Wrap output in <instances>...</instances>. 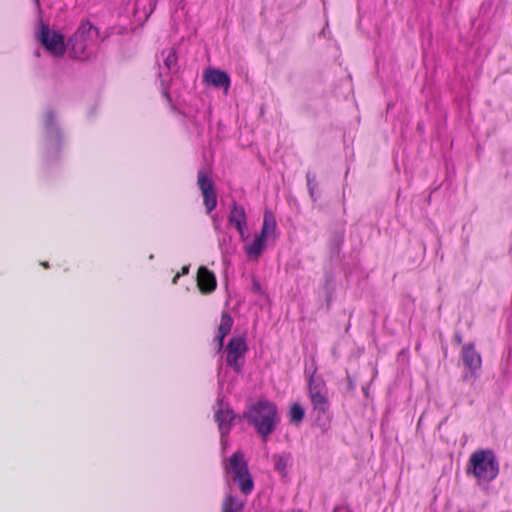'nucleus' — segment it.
I'll use <instances>...</instances> for the list:
<instances>
[{"label": "nucleus", "instance_id": "obj_1", "mask_svg": "<svg viewBox=\"0 0 512 512\" xmlns=\"http://www.w3.org/2000/svg\"><path fill=\"white\" fill-rule=\"evenodd\" d=\"M244 417L253 425L264 442L268 440L280 422L276 404L266 399H259L250 406Z\"/></svg>", "mask_w": 512, "mask_h": 512}, {"label": "nucleus", "instance_id": "obj_2", "mask_svg": "<svg viewBox=\"0 0 512 512\" xmlns=\"http://www.w3.org/2000/svg\"><path fill=\"white\" fill-rule=\"evenodd\" d=\"M498 473L499 463L492 450L478 449L470 455L466 465V474L472 475L479 483L491 482Z\"/></svg>", "mask_w": 512, "mask_h": 512}, {"label": "nucleus", "instance_id": "obj_3", "mask_svg": "<svg viewBox=\"0 0 512 512\" xmlns=\"http://www.w3.org/2000/svg\"><path fill=\"white\" fill-rule=\"evenodd\" d=\"M223 469L227 478L238 485L244 495H249L254 490V480L245 460L244 453L240 450L234 452L223 462Z\"/></svg>", "mask_w": 512, "mask_h": 512}, {"label": "nucleus", "instance_id": "obj_4", "mask_svg": "<svg viewBox=\"0 0 512 512\" xmlns=\"http://www.w3.org/2000/svg\"><path fill=\"white\" fill-rule=\"evenodd\" d=\"M99 38V29L89 21L84 20L69 39L72 53L75 58L84 60L89 58L88 51L95 41Z\"/></svg>", "mask_w": 512, "mask_h": 512}, {"label": "nucleus", "instance_id": "obj_5", "mask_svg": "<svg viewBox=\"0 0 512 512\" xmlns=\"http://www.w3.org/2000/svg\"><path fill=\"white\" fill-rule=\"evenodd\" d=\"M308 396L312 405V411L317 419L325 416L330 409L328 388L321 377L312 374L308 381Z\"/></svg>", "mask_w": 512, "mask_h": 512}, {"label": "nucleus", "instance_id": "obj_6", "mask_svg": "<svg viewBox=\"0 0 512 512\" xmlns=\"http://www.w3.org/2000/svg\"><path fill=\"white\" fill-rule=\"evenodd\" d=\"M39 41L55 56H62L65 53L64 36L57 31L50 30L48 25L41 24Z\"/></svg>", "mask_w": 512, "mask_h": 512}, {"label": "nucleus", "instance_id": "obj_7", "mask_svg": "<svg viewBox=\"0 0 512 512\" xmlns=\"http://www.w3.org/2000/svg\"><path fill=\"white\" fill-rule=\"evenodd\" d=\"M197 185L203 198V204L209 214L217 207V193L212 179L204 170H199L197 173Z\"/></svg>", "mask_w": 512, "mask_h": 512}, {"label": "nucleus", "instance_id": "obj_8", "mask_svg": "<svg viewBox=\"0 0 512 512\" xmlns=\"http://www.w3.org/2000/svg\"><path fill=\"white\" fill-rule=\"evenodd\" d=\"M461 359L464 366L469 370V374L465 372L462 375L463 381H467L470 377L475 379L477 372L481 369L482 358L480 353L476 351L474 344L468 343L463 345Z\"/></svg>", "mask_w": 512, "mask_h": 512}, {"label": "nucleus", "instance_id": "obj_9", "mask_svg": "<svg viewBox=\"0 0 512 512\" xmlns=\"http://www.w3.org/2000/svg\"><path fill=\"white\" fill-rule=\"evenodd\" d=\"M247 351V345L242 337H233L229 340L227 345V358L226 362L236 372H240L242 362L240 361Z\"/></svg>", "mask_w": 512, "mask_h": 512}, {"label": "nucleus", "instance_id": "obj_10", "mask_svg": "<svg viewBox=\"0 0 512 512\" xmlns=\"http://www.w3.org/2000/svg\"><path fill=\"white\" fill-rule=\"evenodd\" d=\"M197 287L204 294H211L216 290L217 280L215 274L206 266H200L196 276Z\"/></svg>", "mask_w": 512, "mask_h": 512}, {"label": "nucleus", "instance_id": "obj_11", "mask_svg": "<svg viewBox=\"0 0 512 512\" xmlns=\"http://www.w3.org/2000/svg\"><path fill=\"white\" fill-rule=\"evenodd\" d=\"M228 221L230 225L237 229L241 239L245 240L247 238L245 233L247 226V215L244 207L237 204L236 202H233L230 214L228 216Z\"/></svg>", "mask_w": 512, "mask_h": 512}, {"label": "nucleus", "instance_id": "obj_12", "mask_svg": "<svg viewBox=\"0 0 512 512\" xmlns=\"http://www.w3.org/2000/svg\"><path fill=\"white\" fill-rule=\"evenodd\" d=\"M235 418V415L231 409L224 407L222 402L219 401V408L215 413V419L218 423V427L221 435L227 434L230 430L231 422Z\"/></svg>", "mask_w": 512, "mask_h": 512}, {"label": "nucleus", "instance_id": "obj_13", "mask_svg": "<svg viewBox=\"0 0 512 512\" xmlns=\"http://www.w3.org/2000/svg\"><path fill=\"white\" fill-rule=\"evenodd\" d=\"M204 80L219 88H224L227 90L230 87V78L229 75L218 69H208L204 73Z\"/></svg>", "mask_w": 512, "mask_h": 512}, {"label": "nucleus", "instance_id": "obj_14", "mask_svg": "<svg viewBox=\"0 0 512 512\" xmlns=\"http://www.w3.org/2000/svg\"><path fill=\"white\" fill-rule=\"evenodd\" d=\"M266 243H267V239L265 237H263L260 234L256 235L252 242H250L249 244H246L244 246L246 255L250 259H258L260 254L265 249Z\"/></svg>", "mask_w": 512, "mask_h": 512}, {"label": "nucleus", "instance_id": "obj_15", "mask_svg": "<svg viewBox=\"0 0 512 512\" xmlns=\"http://www.w3.org/2000/svg\"><path fill=\"white\" fill-rule=\"evenodd\" d=\"M277 224L273 214L269 211L264 213L263 223L260 231V235L268 239L269 236H272L276 230Z\"/></svg>", "mask_w": 512, "mask_h": 512}, {"label": "nucleus", "instance_id": "obj_16", "mask_svg": "<svg viewBox=\"0 0 512 512\" xmlns=\"http://www.w3.org/2000/svg\"><path fill=\"white\" fill-rule=\"evenodd\" d=\"M233 323L232 316L228 312L223 311L217 333H220L222 337H226L230 333Z\"/></svg>", "mask_w": 512, "mask_h": 512}, {"label": "nucleus", "instance_id": "obj_17", "mask_svg": "<svg viewBox=\"0 0 512 512\" xmlns=\"http://www.w3.org/2000/svg\"><path fill=\"white\" fill-rule=\"evenodd\" d=\"M243 503L237 501L232 495H227L222 502V512H241Z\"/></svg>", "mask_w": 512, "mask_h": 512}, {"label": "nucleus", "instance_id": "obj_18", "mask_svg": "<svg viewBox=\"0 0 512 512\" xmlns=\"http://www.w3.org/2000/svg\"><path fill=\"white\" fill-rule=\"evenodd\" d=\"M290 460V456L287 454H276L273 455V462L275 469L284 474L286 472V468L288 466V462Z\"/></svg>", "mask_w": 512, "mask_h": 512}, {"label": "nucleus", "instance_id": "obj_19", "mask_svg": "<svg viewBox=\"0 0 512 512\" xmlns=\"http://www.w3.org/2000/svg\"><path fill=\"white\" fill-rule=\"evenodd\" d=\"M303 418H304V409L302 408V406L300 404L294 403L290 407V411H289L290 422L300 423V422H302Z\"/></svg>", "mask_w": 512, "mask_h": 512}, {"label": "nucleus", "instance_id": "obj_20", "mask_svg": "<svg viewBox=\"0 0 512 512\" xmlns=\"http://www.w3.org/2000/svg\"><path fill=\"white\" fill-rule=\"evenodd\" d=\"M165 66L172 72L178 71V57L174 49H170L164 59Z\"/></svg>", "mask_w": 512, "mask_h": 512}, {"label": "nucleus", "instance_id": "obj_21", "mask_svg": "<svg viewBox=\"0 0 512 512\" xmlns=\"http://www.w3.org/2000/svg\"><path fill=\"white\" fill-rule=\"evenodd\" d=\"M55 114L52 110H48L44 114L43 122L47 129H51L55 125Z\"/></svg>", "mask_w": 512, "mask_h": 512}, {"label": "nucleus", "instance_id": "obj_22", "mask_svg": "<svg viewBox=\"0 0 512 512\" xmlns=\"http://www.w3.org/2000/svg\"><path fill=\"white\" fill-rule=\"evenodd\" d=\"M306 180L310 195L313 196L316 189V176L311 172H307Z\"/></svg>", "mask_w": 512, "mask_h": 512}, {"label": "nucleus", "instance_id": "obj_23", "mask_svg": "<svg viewBox=\"0 0 512 512\" xmlns=\"http://www.w3.org/2000/svg\"><path fill=\"white\" fill-rule=\"evenodd\" d=\"M189 268H190V266H189V265H185V266H183V267H182V269H181V271H180V272H178V273L174 276V278H173V280H172V283H173V284H176V283H177V281H178V279H179L182 275H186V274H188V273H189Z\"/></svg>", "mask_w": 512, "mask_h": 512}, {"label": "nucleus", "instance_id": "obj_24", "mask_svg": "<svg viewBox=\"0 0 512 512\" xmlns=\"http://www.w3.org/2000/svg\"><path fill=\"white\" fill-rule=\"evenodd\" d=\"M225 337H222L220 333H217L216 340L218 342V350H221L224 345Z\"/></svg>", "mask_w": 512, "mask_h": 512}, {"label": "nucleus", "instance_id": "obj_25", "mask_svg": "<svg viewBox=\"0 0 512 512\" xmlns=\"http://www.w3.org/2000/svg\"><path fill=\"white\" fill-rule=\"evenodd\" d=\"M253 288H254L256 291H260V285H259V283L254 282V283H253Z\"/></svg>", "mask_w": 512, "mask_h": 512}, {"label": "nucleus", "instance_id": "obj_26", "mask_svg": "<svg viewBox=\"0 0 512 512\" xmlns=\"http://www.w3.org/2000/svg\"><path fill=\"white\" fill-rule=\"evenodd\" d=\"M42 266H43V267H45V268H47V267H48V263H47V262H43V263H42Z\"/></svg>", "mask_w": 512, "mask_h": 512}, {"label": "nucleus", "instance_id": "obj_27", "mask_svg": "<svg viewBox=\"0 0 512 512\" xmlns=\"http://www.w3.org/2000/svg\"><path fill=\"white\" fill-rule=\"evenodd\" d=\"M35 2L36 5L39 6V3H40V0H33Z\"/></svg>", "mask_w": 512, "mask_h": 512}]
</instances>
